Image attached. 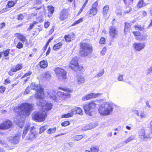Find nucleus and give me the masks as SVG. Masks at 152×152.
<instances>
[{
    "instance_id": "nucleus-1",
    "label": "nucleus",
    "mask_w": 152,
    "mask_h": 152,
    "mask_svg": "<svg viewBox=\"0 0 152 152\" xmlns=\"http://www.w3.org/2000/svg\"><path fill=\"white\" fill-rule=\"evenodd\" d=\"M32 104L26 103H22L18 107V111H17L19 115L17 118H15V122L20 128H21L24 123L23 121L24 116H28L30 115L31 111L32 110Z\"/></svg>"
},
{
    "instance_id": "nucleus-2",
    "label": "nucleus",
    "mask_w": 152,
    "mask_h": 152,
    "mask_svg": "<svg viewBox=\"0 0 152 152\" xmlns=\"http://www.w3.org/2000/svg\"><path fill=\"white\" fill-rule=\"evenodd\" d=\"M37 104L41 106L42 112H34L32 114V117L34 120L36 121L41 122L45 120L47 116L46 111L51 110L52 105L51 103L47 102L43 99H40Z\"/></svg>"
},
{
    "instance_id": "nucleus-3",
    "label": "nucleus",
    "mask_w": 152,
    "mask_h": 152,
    "mask_svg": "<svg viewBox=\"0 0 152 152\" xmlns=\"http://www.w3.org/2000/svg\"><path fill=\"white\" fill-rule=\"evenodd\" d=\"M35 127L33 126L30 128V126L27 125L24 127L22 135V137L27 140L33 141L37 137V132L35 130Z\"/></svg>"
},
{
    "instance_id": "nucleus-4",
    "label": "nucleus",
    "mask_w": 152,
    "mask_h": 152,
    "mask_svg": "<svg viewBox=\"0 0 152 152\" xmlns=\"http://www.w3.org/2000/svg\"><path fill=\"white\" fill-rule=\"evenodd\" d=\"M113 104L112 103L104 102L99 106L98 111L100 115H110L113 111Z\"/></svg>"
},
{
    "instance_id": "nucleus-5",
    "label": "nucleus",
    "mask_w": 152,
    "mask_h": 152,
    "mask_svg": "<svg viewBox=\"0 0 152 152\" xmlns=\"http://www.w3.org/2000/svg\"><path fill=\"white\" fill-rule=\"evenodd\" d=\"M30 88L31 89L35 90L36 92V97L40 99H43L44 95L43 89L41 87L40 85H36L34 83H32L30 87L28 86L24 92V94H27L30 91Z\"/></svg>"
},
{
    "instance_id": "nucleus-6",
    "label": "nucleus",
    "mask_w": 152,
    "mask_h": 152,
    "mask_svg": "<svg viewBox=\"0 0 152 152\" xmlns=\"http://www.w3.org/2000/svg\"><path fill=\"white\" fill-rule=\"evenodd\" d=\"M80 54L82 57L88 56L92 52V46L89 43L81 42L80 43Z\"/></svg>"
},
{
    "instance_id": "nucleus-7",
    "label": "nucleus",
    "mask_w": 152,
    "mask_h": 152,
    "mask_svg": "<svg viewBox=\"0 0 152 152\" xmlns=\"http://www.w3.org/2000/svg\"><path fill=\"white\" fill-rule=\"evenodd\" d=\"M55 71L58 78L60 80L65 82L67 79V72L64 69L59 67L55 69Z\"/></svg>"
},
{
    "instance_id": "nucleus-8",
    "label": "nucleus",
    "mask_w": 152,
    "mask_h": 152,
    "mask_svg": "<svg viewBox=\"0 0 152 152\" xmlns=\"http://www.w3.org/2000/svg\"><path fill=\"white\" fill-rule=\"evenodd\" d=\"M58 88L65 92H64L59 91L57 92L56 94L58 96H59V99L61 100H64L66 98L70 97V94H69V93L71 92V91L70 89L62 87H59Z\"/></svg>"
},
{
    "instance_id": "nucleus-9",
    "label": "nucleus",
    "mask_w": 152,
    "mask_h": 152,
    "mask_svg": "<svg viewBox=\"0 0 152 152\" xmlns=\"http://www.w3.org/2000/svg\"><path fill=\"white\" fill-rule=\"evenodd\" d=\"M96 104L94 101H91L88 104L84 106V109L85 113L88 115H91V113L96 107Z\"/></svg>"
},
{
    "instance_id": "nucleus-10",
    "label": "nucleus",
    "mask_w": 152,
    "mask_h": 152,
    "mask_svg": "<svg viewBox=\"0 0 152 152\" xmlns=\"http://www.w3.org/2000/svg\"><path fill=\"white\" fill-rule=\"evenodd\" d=\"M78 58L75 57L70 61L69 67L75 71L80 69V66L78 63Z\"/></svg>"
},
{
    "instance_id": "nucleus-11",
    "label": "nucleus",
    "mask_w": 152,
    "mask_h": 152,
    "mask_svg": "<svg viewBox=\"0 0 152 152\" xmlns=\"http://www.w3.org/2000/svg\"><path fill=\"white\" fill-rule=\"evenodd\" d=\"M109 33L110 37L112 38L115 39L117 38L118 35V29L114 27L110 26Z\"/></svg>"
},
{
    "instance_id": "nucleus-12",
    "label": "nucleus",
    "mask_w": 152,
    "mask_h": 152,
    "mask_svg": "<svg viewBox=\"0 0 152 152\" xmlns=\"http://www.w3.org/2000/svg\"><path fill=\"white\" fill-rule=\"evenodd\" d=\"M145 43L135 42L133 44V47L135 51H140L145 47Z\"/></svg>"
},
{
    "instance_id": "nucleus-13",
    "label": "nucleus",
    "mask_w": 152,
    "mask_h": 152,
    "mask_svg": "<svg viewBox=\"0 0 152 152\" xmlns=\"http://www.w3.org/2000/svg\"><path fill=\"white\" fill-rule=\"evenodd\" d=\"M101 95V93L95 94L92 93L86 95L84 96L82 98V100L83 101H85L88 100L93 98H96L100 96Z\"/></svg>"
},
{
    "instance_id": "nucleus-14",
    "label": "nucleus",
    "mask_w": 152,
    "mask_h": 152,
    "mask_svg": "<svg viewBox=\"0 0 152 152\" xmlns=\"http://www.w3.org/2000/svg\"><path fill=\"white\" fill-rule=\"evenodd\" d=\"M12 126V122L9 120L7 121L0 124V129H8L10 128Z\"/></svg>"
},
{
    "instance_id": "nucleus-15",
    "label": "nucleus",
    "mask_w": 152,
    "mask_h": 152,
    "mask_svg": "<svg viewBox=\"0 0 152 152\" xmlns=\"http://www.w3.org/2000/svg\"><path fill=\"white\" fill-rule=\"evenodd\" d=\"M68 14L67 9H64L60 14L59 19L63 21L66 19L68 17Z\"/></svg>"
},
{
    "instance_id": "nucleus-16",
    "label": "nucleus",
    "mask_w": 152,
    "mask_h": 152,
    "mask_svg": "<svg viewBox=\"0 0 152 152\" xmlns=\"http://www.w3.org/2000/svg\"><path fill=\"white\" fill-rule=\"evenodd\" d=\"M20 140V135L19 134L16 135L13 137H10L9 139V141L14 144L18 143Z\"/></svg>"
},
{
    "instance_id": "nucleus-17",
    "label": "nucleus",
    "mask_w": 152,
    "mask_h": 152,
    "mask_svg": "<svg viewBox=\"0 0 152 152\" xmlns=\"http://www.w3.org/2000/svg\"><path fill=\"white\" fill-rule=\"evenodd\" d=\"M98 4V2L95 1L92 5V7L91 8L90 12V14H92L93 15H95L97 12V9L96 8Z\"/></svg>"
},
{
    "instance_id": "nucleus-18",
    "label": "nucleus",
    "mask_w": 152,
    "mask_h": 152,
    "mask_svg": "<svg viewBox=\"0 0 152 152\" xmlns=\"http://www.w3.org/2000/svg\"><path fill=\"white\" fill-rule=\"evenodd\" d=\"M41 4V0H35V1L34 2L33 8L36 10H39L42 7Z\"/></svg>"
},
{
    "instance_id": "nucleus-19",
    "label": "nucleus",
    "mask_w": 152,
    "mask_h": 152,
    "mask_svg": "<svg viewBox=\"0 0 152 152\" xmlns=\"http://www.w3.org/2000/svg\"><path fill=\"white\" fill-rule=\"evenodd\" d=\"M109 10V6L107 5L105 6L103 8V10L102 11V14L103 16V17L105 20H107L108 19V17H107V15Z\"/></svg>"
},
{
    "instance_id": "nucleus-20",
    "label": "nucleus",
    "mask_w": 152,
    "mask_h": 152,
    "mask_svg": "<svg viewBox=\"0 0 152 152\" xmlns=\"http://www.w3.org/2000/svg\"><path fill=\"white\" fill-rule=\"evenodd\" d=\"M85 81V79L83 76L77 75V83L79 85L83 84Z\"/></svg>"
},
{
    "instance_id": "nucleus-21",
    "label": "nucleus",
    "mask_w": 152,
    "mask_h": 152,
    "mask_svg": "<svg viewBox=\"0 0 152 152\" xmlns=\"http://www.w3.org/2000/svg\"><path fill=\"white\" fill-rule=\"evenodd\" d=\"M23 66L21 64H18L15 66L12 67L10 68L11 71L16 72L22 68Z\"/></svg>"
},
{
    "instance_id": "nucleus-22",
    "label": "nucleus",
    "mask_w": 152,
    "mask_h": 152,
    "mask_svg": "<svg viewBox=\"0 0 152 152\" xmlns=\"http://www.w3.org/2000/svg\"><path fill=\"white\" fill-rule=\"evenodd\" d=\"M75 37V35L73 33L66 35L64 36V39L67 42H70L71 39H73Z\"/></svg>"
},
{
    "instance_id": "nucleus-23",
    "label": "nucleus",
    "mask_w": 152,
    "mask_h": 152,
    "mask_svg": "<svg viewBox=\"0 0 152 152\" xmlns=\"http://www.w3.org/2000/svg\"><path fill=\"white\" fill-rule=\"evenodd\" d=\"M145 134V130L143 129H140L138 132L139 137L142 140H144Z\"/></svg>"
},
{
    "instance_id": "nucleus-24",
    "label": "nucleus",
    "mask_w": 152,
    "mask_h": 152,
    "mask_svg": "<svg viewBox=\"0 0 152 152\" xmlns=\"http://www.w3.org/2000/svg\"><path fill=\"white\" fill-rule=\"evenodd\" d=\"M42 76L44 77V80H48L51 77V76L49 72H45L42 74Z\"/></svg>"
},
{
    "instance_id": "nucleus-25",
    "label": "nucleus",
    "mask_w": 152,
    "mask_h": 152,
    "mask_svg": "<svg viewBox=\"0 0 152 152\" xmlns=\"http://www.w3.org/2000/svg\"><path fill=\"white\" fill-rule=\"evenodd\" d=\"M147 37L146 35H140V34L138 36H136L135 37L136 39L140 41H142L145 39Z\"/></svg>"
},
{
    "instance_id": "nucleus-26",
    "label": "nucleus",
    "mask_w": 152,
    "mask_h": 152,
    "mask_svg": "<svg viewBox=\"0 0 152 152\" xmlns=\"http://www.w3.org/2000/svg\"><path fill=\"white\" fill-rule=\"evenodd\" d=\"M130 28V26L129 23H125L124 31L125 33L129 31Z\"/></svg>"
},
{
    "instance_id": "nucleus-27",
    "label": "nucleus",
    "mask_w": 152,
    "mask_h": 152,
    "mask_svg": "<svg viewBox=\"0 0 152 152\" xmlns=\"http://www.w3.org/2000/svg\"><path fill=\"white\" fill-rule=\"evenodd\" d=\"M138 116H140L141 118H145L147 117V113L144 111H141L139 112Z\"/></svg>"
},
{
    "instance_id": "nucleus-28",
    "label": "nucleus",
    "mask_w": 152,
    "mask_h": 152,
    "mask_svg": "<svg viewBox=\"0 0 152 152\" xmlns=\"http://www.w3.org/2000/svg\"><path fill=\"white\" fill-rule=\"evenodd\" d=\"M40 66L42 68H45L48 66V63L45 60L41 61L40 62Z\"/></svg>"
},
{
    "instance_id": "nucleus-29",
    "label": "nucleus",
    "mask_w": 152,
    "mask_h": 152,
    "mask_svg": "<svg viewBox=\"0 0 152 152\" xmlns=\"http://www.w3.org/2000/svg\"><path fill=\"white\" fill-rule=\"evenodd\" d=\"M62 43L61 42L55 45L53 47V49L56 50H57L59 48H60L62 45Z\"/></svg>"
},
{
    "instance_id": "nucleus-30",
    "label": "nucleus",
    "mask_w": 152,
    "mask_h": 152,
    "mask_svg": "<svg viewBox=\"0 0 152 152\" xmlns=\"http://www.w3.org/2000/svg\"><path fill=\"white\" fill-rule=\"evenodd\" d=\"M15 36L18 37L22 42L25 41L26 39L25 37L19 33H16L15 34Z\"/></svg>"
},
{
    "instance_id": "nucleus-31",
    "label": "nucleus",
    "mask_w": 152,
    "mask_h": 152,
    "mask_svg": "<svg viewBox=\"0 0 152 152\" xmlns=\"http://www.w3.org/2000/svg\"><path fill=\"white\" fill-rule=\"evenodd\" d=\"M74 113L73 112V110H72L71 112L67 114H64L62 115V118H67L72 116Z\"/></svg>"
},
{
    "instance_id": "nucleus-32",
    "label": "nucleus",
    "mask_w": 152,
    "mask_h": 152,
    "mask_svg": "<svg viewBox=\"0 0 152 152\" xmlns=\"http://www.w3.org/2000/svg\"><path fill=\"white\" fill-rule=\"evenodd\" d=\"M56 130V128L54 127L49 129L47 131V133L48 134H52L53 133H54Z\"/></svg>"
},
{
    "instance_id": "nucleus-33",
    "label": "nucleus",
    "mask_w": 152,
    "mask_h": 152,
    "mask_svg": "<svg viewBox=\"0 0 152 152\" xmlns=\"http://www.w3.org/2000/svg\"><path fill=\"white\" fill-rule=\"evenodd\" d=\"M75 110L77 113L78 114L80 115H82L83 114L82 110V109L79 107H76L75 109Z\"/></svg>"
},
{
    "instance_id": "nucleus-34",
    "label": "nucleus",
    "mask_w": 152,
    "mask_h": 152,
    "mask_svg": "<svg viewBox=\"0 0 152 152\" xmlns=\"http://www.w3.org/2000/svg\"><path fill=\"white\" fill-rule=\"evenodd\" d=\"M151 131V132L147 134H145L144 141H147L148 139H151L152 137Z\"/></svg>"
},
{
    "instance_id": "nucleus-35",
    "label": "nucleus",
    "mask_w": 152,
    "mask_h": 152,
    "mask_svg": "<svg viewBox=\"0 0 152 152\" xmlns=\"http://www.w3.org/2000/svg\"><path fill=\"white\" fill-rule=\"evenodd\" d=\"M134 138V136L133 135H131L124 142L125 143H127L129 142L131 140H133Z\"/></svg>"
},
{
    "instance_id": "nucleus-36",
    "label": "nucleus",
    "mask_w": 152,
    "mask_h": 152,
    "mask_svg": "<svg viewBox=\"0 0 152 152\" xmlns=\"http://www.w3.org/2000/svg\"><path fill=\"white\" fill-rule=\"evenodd\" d=\"M48 13H49L52 15L53 14L54 12V7L51 6H49L48 7Z\"/></svg>"
},
{
    "instance_id": "nucleus-37",
    "label": "nucleus",
    "mask_w": 152,
    "mask_h": 152,
    "mask_svg": "<svg viewBox=\"0 0 152 152\" xmlns=\"http://www.w3.org/2000/svg\"><path fill=\"white\" fill-rule=\"evenodd\" d=\"M99 150V148L97 146H92L91 148V152H98Z\"/></svg>"
},
{
    "instance_id": "nucleus-38",
    "label": "nucleus",
    "mask_w": 152,
    "mask_h": 152,
    "mask_svg": "<svg viewBox=\"0 0 152 152\" xmlns=\"http://www.w3.org/2000/svg\"><path fill=\"white\" fill-rule=\"evenodd\" d=\"M145 5V4L143 3V0H140L137 4V6L139 8Z\"/></svg>"
},
{
    "instance_id": "nucleus-39",
    "label": "nucleus",
    "mask_w": 152,
    "mask_h": 152,
    "mask_svg": "<svg viewBox=\"0 0 152 152\" xmlns=\"http://www.w3.org/2000/svg\"><path fill=\"white\" fill-rule=\"evenodd\" d=\"M83 137V136L82 135H77L75 136L73 138L75 140L78 141L82 139Z\"/></svg>"
},
{
    "instance_id": "nucleus-40",
    "label": "nucleus",
    "mask_w": 152,
    "mask_h": 152,
    "mask_svg": "<svg viewBox=\"0 0 152 152\" xmlns=\"http://www.w3.org/2000/svg\"><path fill=\"white\" fill-rule=\"evenodd\" d=\"M104 73V71L103 69H102L99 72V73L96 74L94 77H100L102 76Z\"/></svg>"
},
{
    "instance_id": "nucleus-41",
    "label": "nucleus",
    "mask_w": 152,
    "mask_h": 152,
    "mask_svg": "<svg viewBox=\"0 0 152 152\" xmlns=\"http://www.w3.org/2000/svg\"><path fill=\"white\" fill-rule=\"evenodd\" d=\"M47 126H43L41 127L39 129V134L42 133L45 129H47Z\"/></svg>"
},
{
    "instance_id": "nucleus-42",
    "label": "nucleus",
    "mask_w": 152,
    "mask_h": 152,
    "mask_svg": "<svg viewBox=\"0 0 152 152\" xmlns=\"http://www.w3.org/2000/svg\"><path fill=\"white\" fill-rule=\"evenodd\" d=\"M10 51V49H7L4 51H3L2 52H1V53L3 54L4 56L5 57H6L9 56Z\"/></svg>"
},
{
    "instance_id": "nucleus-43",
    "label": "nucleus",
    "mask_w": 152,
    "mask_h": 152,
    "mask_svg": "<svg viewBox=\"0 0 152 152\" xmlns=\"http://www.w3.org/2000/svg\"><path fill=\"white\" fill-rule=\"evenodd\" d=\"M0 145L4 147H6V141L4 140L0 139Z\"/></svg>"
},
{
    "instance_id": "nucleus-44",
    "label": "nucleus",
    "mask_w": 152,
    "mask_h": 152,
    "mask_svg": "<svg viewBox=\"0 0 152 152\" xmlns=\"http://www.w3.org/2000/svg\"><path fill=\"white\" fill-rule=\"evenodd\" d=\"M83 21L82 18H80L78 20L75 21L72 25V26H74L77 24Z\"/></svg>"
},
{
    "instance_id": "nucleus-45",
    "label": "nucleus",
    "mask_w": 152,
    "mask_h": 152,
    "mask_svg": "<svg viewBox=\"0 0 152 152\" xmlns=\"http://www.w3.org/2000/svg\"><path fill=\"white\" fill-rule=\"evenodd\" d=\"M134 26L135 29L136 30L142 31L144 29V27H142L140 25H134Z\"/></svg>"
},
{
    "instance_id": "nucleus-46",
    "label": "nucleus",
    "mask_w": 152,
    "mask_h": 152,
    "mask_svg": "<svg viewBox=\"0 0 152 152\" xmlns=\"http://www.w3.org/2000/svg\"><path fill=\"white\" fill-rule=\"evenodd\" d=\"M123 75L121 74H119L118 77V81H123L124 80L123 79Z\"/></svg>"
},
{
    "instance_id": "nucleus-47",
    "label": "nucleus",
    "mask_w": 152,
    "mask_h": 152,
    "mask_svg": "<svg viewBox=\"0 0 152 152\" xmlns=\"http://www.w3.org/2000/svg\"><path fill=\"white\" fill-rule=\"evenodd\" d=\"M37 23V22L35 21H34L32 24H31L30 25L29 27L28 28V30H31L32 29L34 26V25Z\"/></svg>"
},
{
    "instance_id": "nucleus-48",
    "label": "nucleus",
    "mask_w": 152,
    "mask_h": 152,
    "mask_svg": "<svg viewBox=\"0 0 152 152\" xmlns=\"http://www.w3.org/2000/svg\"><path fill=\"white\" fill-rule=\"evenodd\" d=\"M15 3L12 1H9L8 2L7 5L9 7H10L13 6L15 5Z\"/></svg>"
},
{
    "instance_id": "nucleus-49",
    "label": "nucleus",
    "mask_w": 152,
    "mask_h": 152,
    "mask_svg": "<svg viewBox=\"0 0 152 152\" xmlns=\"http://www.w3.org/2000/svg\"><path fill=\"white\" fill-rule=\"evenodd\" d=\"M69 122L68 121H66L64 122L61 124L62 126H66L69 124Z\"/></svg>"
},
{
    "instance_id": "nucleus-50",
    "label": "nucleus",
    "mask_w": 152,
    "mask_h": 152,
    "mask_svg": "<svg viewBox=\"0 0 152 152\" xmlns=\"http://www.w3.org/2000/svg\"><path fill=\"white\" fill-rule=\"evenodd\" d=\"M23 44L20 42H19L16 45L17 48L18 49H20L23 48Z\"/></svg>"
},
{
    "instance_id": "nucleus-51",
    "label": "nucleus",
    "mask_w": 152,
    "mask_h": 152,
    "mask_svg": "<svg viewBox=\"0 0 152 152\" xmlns=\"http://www.w3.org/2000/svg\"><path fill=\"white\" fill-rule=\"evenodd\" d=\"M105 38L102 37L101 38L100 40L99 43L101 44H104L105 43Z\"/></svg>"
},
{
    "instance_id": "nucleus-52",
    "label": "nucleus",
    "mask_w": 152,
    "mask_h": 152,
    "mask_svg": "<svg viewBox=\"0 0 152 152\" xmlns=\"http://www.w3.org/2000/svg\"><path fill=\"white\" fill-rule=\"evenodd\" d=\"M5 90V88L4 87L1 86L0 87V92L3 93Z\"/></svg>"
},
{
    "instance_id": "nucleus-53",
    "label": "nucleus",
    "mask_w": 152,
    "mask_h": 152,
    "mask_svg": "<svg viewBox=\"0 0 152 152\" xmlns=\"http://www.w3.org/2000/svg\"><path fill=\"white\" fill-rule=\"evenodd\" d=\"M32 73L31 72V71H29L27 73H26L22 77V78H23L25 77L28 76H30Z\"/></svg>"
},
{
    "instance_id": "nucleus-54",
    "label": "nucleus",
    "mask_w": 152,
    "mask_h": 152,
    "mask_svg": "<svg viewBox=\"0 0 152 152\" xmlns=\"http://www.w3.org/2000/svg\"><path fill=\"white\" fill-rule=\"evenodd\" d=\"M106 49L105 48H104L101 52V53L102 55H104L106 52Z\"/></svg>"
},
{
    "instance_id": "nucleus-55",
    "label": "nucleus",
    "mask_w": 152,
    "mask_h": 152,
    "mask_svg": "<svg viewBox=\"0 0 152 152\" xmlns=\"http://www.w3.org/2000/svg\"><path fill=\"white\" fill-rule=\"evenodd\" d=\"M126 10L125 12V14L128 13H129L131 10V8H130L129 7H126Z\"/></svg>"
},
{
    "instance_id": "nucleus-56",
    "label": "nucleus",
    "mask_w": 152,
    "mask_h": 152,
    "mask_svg": "<svg viewBox=\"0 0 152 152\" xmlns=\"http://www.w3.org/2000/svg\"><path fill=\"white\" fill-rule=\"evenodd\" d=\"M5 26V23L4 22L0 23V29L4 28Z\"/></svg>"
},
{
    "instance_id": "nucleus-57",
    "label": "nucleus",
    "mask_w": 152,
    "mask_h": 152,
    "mask_svg": "<svg viewBox=\"0 0 152 152\" xmlns=\"http://www.w3.org/2000/svg\"><path fill=\"white\" fill-rule=\"evenodd\" d=\"M133 33L134 35L136 36H136H138L140 34V33L139 31H134Z\"/></svg>"
},
{
    "instance_id": "nucleus-58",
    "label": "nucleus",
    "mask_w": 152,
    "mask_h": 152,
    "mask_svg": "<svg viewBox=\"0 0 152 152\" xmlns=\"http://www.w3.org/2000/svg\"><path fill=\"white\" fill-rule=\"evenodd\" d=\"M18 19L19 20H22L23 18V16L22 14H20L18 15Z\"/></svg>"
},
{
    "instance_id": "nucleus-59",
    "label": "nucleus",
    "mask_w": 152,
    "mask_h": 152,
    "mask_svg": "<svg viewBox=\"0 0 152 152\" xmlns=\"http://www.w3.org/2000/svg\"><path fill=\"white\" fill-rule=\"evenodd\" d=\"M50 98H52L53 100L55 101H56V99L57 97L56 96V95H53L52 96H51Z\"/></svg>"
},
{
    "instance_id": "nucleus-60",
    "label": "nucleus",
    "mask_w": 152,
    "mask_h": 152,
    "mask_svg": "<svg viewBox=\"0 0 152 152\" xmlns=\"http://www.w3.org/2000/svg\"><path fill=\"white\" fill-rule=\"evenodd\" d=\"M50 25V22H47L45 23L44 26L46 28H48Z\"/></svg>"
},
{
    "instance_id": "nucleus-61",
    "label": "nucleus",
    "mask_w": 152,
    "mask_h": 152,
    "mask_svg": "<svg viewBox=\"0 0 152 152\" xmlns=\"http://www.w3.org/2000/svg\"><path fill=\"white\" fill-rule=\"evenodd\" d=\"M53 39V38H50L49 40H48V41L47 42L46 45H45V46H46V47H47V46H48V45L49 43H50V42H51V41Z\"/></svg>"
},
{
    "instance_id": "nucleus-62",
    "label": "nucleus",
    "mask_w": 152,
    "mask_h": 152,
    "mask_svg": "<svg viewBox=\"0 0 152 152\" xmlns=\"http://www.w3.org/2000/svg\"><path fill=\"white\" fill-rule=\"evenodd\" d=\"M10 83V80L7 79H6L4 80V84L5 85H7Z\"/></svg>"
},
{
    "instance_id": "nucleus-63",
    "label": "nucleus",
    "mask_w": 152,
    "mask_h": 152,
    "mask_svg": "<svg viewBox=\"0 0 152 152\" xmlns=\"http://www.w3.org/2000/svg\"><path fill=\"white\" fill-rule=\"evenodd\" d=\"M133 112L135 114H136L137 116L139 114V112H138L137 110H132Z\"/></svg>"
},
{
    "instance_id": "nucleus-64",
    "label": "nucleus",
    "mask_w": 152,
    "mask_h": 152,
    "mask_svg": "<svg viewBox=\"0 0 152 152\" xmlns=\"http://www.w3.org/2000/svg\"><path fill=\"white\" fill-rule=\"evenodd\" d=\"M148 73L149 74L150 73L152 72V67H151L148 70Z\"/></svg>"
}]
</instances>
